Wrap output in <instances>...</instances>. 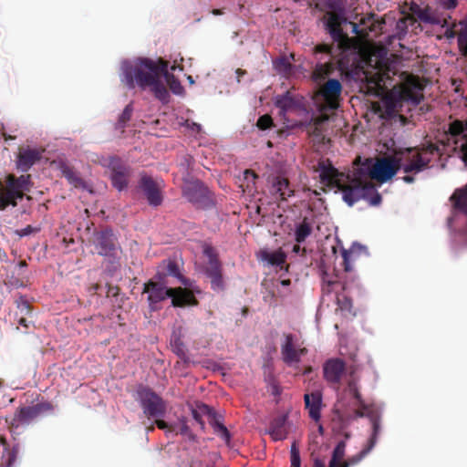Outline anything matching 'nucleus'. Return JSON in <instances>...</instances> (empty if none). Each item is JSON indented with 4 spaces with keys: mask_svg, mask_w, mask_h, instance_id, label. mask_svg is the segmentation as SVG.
Returning a JSON list of instances; mask_svg holds the SVG:
<instances>
[{
    "mask_svg": "<svg viewBox=\"0 0 467 467\" xmlns=\"http://www.w3.org/2000/svg\"><path fill=\"white\" fill-rule=\"evenodd\" d=\"M458 40V46L462 55L467 56V39L461 41V39Z\"/></svg>",
    "mask_w": 467,
    "mask_h": 467,
    "instance_id": "bf43d9fd",
    "label": "nucleus"
},
{
    "mask_svg": "<svg viewBox=\"0 0 467 467\" xmlns=\"http://www.w3.org/2000/svg\"><path fill=\"white\" fill-rule=\"evenodd\" d=\"M121 71V82L129 88H133L136 85L142 89L146 88V58L123 61Z\"/></svg>",
    "mask_w": 467,
    "mask_h": 467,
    "instance_id": "423d86ee",
    "label": "nucleus"
},
{
    "mask_svg": "<svg viewBox=\"0 0 467 467\" xmlns=\"http://www.w3.org/2000/svg\"><path fill=\"white\" fill-rule=\"evenodd\" d=\"M165 275L179 277L180 276V270L179 266L176 262L174 261H169L166 265V273Z\"/></svg>",
    "mask_w": 467,
    "mask_h": 467,
    "instance_id": "603ef678",
    "label": "nucleus"
},
{
    "mask_svg": "<svg viewBox=\"0 0 467 467\" xmlns=\"http://www.w3.org/2000/svg\"><path fill=\"white\" fill-rule=\"evenodd\" d=\"M462 144L460 145L461 151L462 153V160L467 165V136L463 135L462 137Z\"/></svg>",
    "mask_w": 467,
    "mask_h": 467,
    "instance_id": "6e6d98bb",
    "label": "nucleus"
},
{
    "mask_svg": "<svg viewBox=\"0 0 467 467\" xmlns=\"http://www.w3.org/2000/svg\"><path fill=\"white\" fill-rule=\"evenodd\" d=\"M166 410L167 407L164 400L148 389V415L155 418L153 423L159 429L171 432L175 429L162 420Z\"/></svg>",
    "mask_w": 467,
    "mask_h": 467,
    "instance_id": "4468645a",
    "label": "nucleus"
},
{
    "mask_svg": "<svg viewBox=\"0 0 467 467\" xmlns=\"http://www.w3.org/2000/svg\"><path fill=\"white\" fill-rule=\"evenodd\" d=\"M371 451V449L365 447L356 455L348 458L347 461L343 462L341 467H349L351 465H355L358 463L364 457H366L369 452Z\"/></svg>",
    "mask_w": 467,
    "mask_h": 467,
    "instance_id": "c03bdc74",
    "label": "nucleus"
},
{
    "mask_svg": "<svg viewBox=\"0 0 467 467\" xmlns=\"http://www.w3.org/2000/svg\"><path fill=\"white\" fill-rule=\"evenodd\" d=\"M327 274H324L323 276V285L322 291L324 293L329 294L336 289V287L340 286L342 292L337 293V304L338 306V309L344 313H348L355 315L353 312V303L352 299L349 296V290L351 288V284L348 281V277H344L343 281L327 279Z\"/></svg>",
    "mask_w": 467,
    "mask_h": 467,
    "instance_id": "1a4fd4ad",
    "label": "nucleus"
},
{
    "mask_svg": "<svg viewBox=\"0 0 467 467\" xmlns=\"http://www.w3.org/2000/svg\"><path fill=\"white\" fill-rule=\"evenodd\" d=\"M203 254L208 258L204 266V273L211 280L212 289L214 291L223 290V267L216 250L211 245H206L203 248Z\"/></svg>",
    "mask_w": 467,
    "mask_h": 467,
    "instance_id": "9d476101",
    "label": "nucleus"
},
{
    "mask_svg": "<svg viewBox=\"0 0 467 467\" xmlns=\"http://www.w3.org/2000/svg\"><path fill=\"white\" fill-rule=\"evenodd\" d=\"M443 5L447 9H452L456 7L457 0H445Z\"/></svg>",
    "mask_w": 467,
    "mask_h": 467,
    "instance_id": "e2e57ef3",
    "label": "nucleus"
},
{
    "mask_svg": "<svg viewBox=\"0 0 467 467\" xmlns=\"http://www.w3.org/2000/svg\"><path fill=\"white\" fill-rule=\"evenodd\" d=\"M137 394L143 412L146 413V395H144L140 390H138Z\"/></svg>",
    "mask_w": 467,
    "mask_h": 467,
    "instance_id": "13d9d810",
    "label": "nucleus"
},
{
    "mask_svg": "<svg viewBox=\"0 0 467 467\" xmlns=\"http://www.w3.org/2000/svg\"><path fill=\"white\" fill-rule=\"evenodd\" d=\"M346 441H339L335 447L328 467H341L345 456ZM313 467H326L325 462L320 459H315Z\"/></svg>",
    "mask_w": 467,
    "mask_h": 467,
    "instance_id": "c85d7f7f",
    "label": "nucleus"
},
{
    "mask_svg": "<svg viewBox=\"0 0 467 467\" xmlns=\"http://www.w3.org/2000/svg\"><path fill=\"white\" fill-rule=\"evenodd\" d=\"M275 68L283 74H290L292 71V64L289 61L288 57H281L274 61Z\"/></svg>",
    "mask_w": 467,
    "mask_h": 467,
    "instance_id": "37998d69",
    "label": "nucleus"
},
{
    "mask_svg": "<svg viewBox=\"0 0 467 467\" xmlns=\"http://www.w3.org/2000/svg\"><path fill=\"white\" fill-rule=\"evenodd\" d=\"M182 191V196L196 209L207 210L215 206L213 193L199 180L185 182Z\"/></svg>",
    "mask_w": 467,
    "mask_h": 467,
    "instance_id": "39448f33",
    "label": "nucleus"
},
{
    "mask_svg": "<svg viewBox=\"0 0 467 467\" xmlns=\"http://www.w3.org/2000/svg\"><path fill=\"white\" fill-rule=\"evenodd\" d=\"M345 392L353 400L348 404H343V409L338 412V417L344 425H348L359 418H368L371 424V434L366 446L373 449L381 431V412L374 404L366 403L361 391L359 379L350 371V379L348 381Z\"/></svg>",
    "mask_w": 467,
    "mask_h": 467,
    "instance_id": "f03ea898",
    "label": "nucleus"
},
{
    "mask_svg": "<svg viewBox=\"0 0 467 467\" xmlns=\"http://www.w3.org/2000/svg\"><path fill=\"white\" fill-rule=\"evenodd\" d=\"M167 297H170V288H166L163 285L148 280V301H150L151 305L163 301Z\"/></svg>",
    "mask_w": 467,
    "mask_h": 467,
    "instance_id": "cd10ccee",
    "label": "nucleus"
},
{
    "mask_svg": "<svg viewBox=\"0 0 467 467\" xmlns=\"http://www.w3.org/2000/svg\"><path fill=\"white\" fill-rule=\"evenodd\" d=\"M307 353V348L300 347L296 343V337L293 334H284V341L281 344V357L284 363L292 367L300 362L301 358Z\"/></svg>",
    "mask_w": 467,
    "mask_h": 467,
    "instance_id": "f8f14e48",
    "label": "nucleus"
},
{
    "mask_svg": "<svg viewBox=\"0 0 467 467\" xmlns=\"http://www.w3.org/2000/svg\"><path fill=\"white\" fill-rule=\"evenodd\" d=\"M381 104V111L384 118L390 119L395 117L399 111V108L402 105L400 94L398 93L397 89H391L383 96Z\"/></svg>",
    "mask_w": 467,
    "mask_h": 467,
    "instance_id": "412c9836",
    "label": "nucleus"
},
{
    "mask_svg": "<svg viewBox=\"0 0 467 467\" xmlns=\"http://www.w3.org/2000/svg\"><path fill=\"white\" fill-rule=\"evenodd\" d=\"M305 406L308 410L309 417L315 420L318 421L321 417V404H322V395L319 391H315L310 394L306 393L304 396Z\"/></svg>",
    "mask_w": 467,
    "mask_h": 467,
    "instance_id": "b1692460",
    "label": "nucleus"
},
{
    "mask_svg": "<svg viewBox=\"0 0 467 467\" xmlns=\"http://www.w3.org/2000/svg\"><path fill=\"white\" fill-rule=\"evenodd\" d=\"M400 94L401 103L403 101H410L414 105L420 104L422 96L413 90L411 88L405 87L401 89L397 90Z\"/></svg>",
    "mask_w": 467,
    "mask_h": 467,
    "instance_id": "4c0bfd02",
    "label": "nucleus"
},
{
    "mask_svg": "<svg viewBox=\"0 0 467 467\" xmlns=\"http://www.w3.org/2000/svg\"><path fill=\"white\" fill-rule=\"evenodd\" d=\"M244 177L246 180H250V178H252L253 180H255L257 178V175L255 174V172L254 171L246 170L244 171Z\"/></svg>",
    "mask_w": 467,
    "mask_h": 467,
    "instance_id": "0e129e2a",
    "label": "nucleus"
},
{
    "mask_svg": "<svg viewBox=\"0 0 467 467\" xmlns=\"http://www.w3.org/2000/svg\"><path fill=\"white\" fill-rule=\"evenodd\" d=\"M411 11L418 16V17L423 21L428 23H434V20L431 19L429 11L427 9H421L417 5H412L410 7Z\"/></svg>",
    "mask_w": 467,
    "mask_h": 467,
    "instance_id": "de8ad7c7",
    "label": "nucleus"
},
{
    "mask_svg": "<svg viewBox=\"0 0 467 467\" xmlns=\"http://www.w3.org/2000/svg\"><path fill=\"white\" fill-rule=\"evenodd\" d=\"M54 410V405L49 401L38 402L33 406H26L18 408L11 420L10 428H18L23 424H29L40 415L50 413Z\"/></svg>",
    "mask_w": 467,
    "mask_h": 467,
    "instance_id": "6e6552de",
    "label": "nucleus"
},
{
    "mask_svg": "<svg viewBox=\"0 0 467 467\" xmlns=\"http://www.w3.org/2000/svg\"><path fill=\"white\" fill-rule=\"evenodd\" d=\"M324 5L328 9L327 12H345V5L342 0H326Z\"/></svg>",
    "mask_w": 467,
    "mask_h": 467,
    "instance_id": "49530a36",
    "label": "nucleus"
},
{
    "mask_svg": "<svg viewBox=\"0 0 467 467\" xmlns=\"http://www.w3.org/2000/svg\"><path fill=\"white\" fill-rule=\"evenodd\" d=\"M385 73L378 70L374 75H368L366 73V79L368 86L374 88L376 91L383 89Z\"/></svg>",
    "mask_w": 467,
    "mask_h": 467,
    "instance_id": "58836bf2",
    "label": "nucleus"
},
{
    "mask_svg": "<svg viewBox=\"0 0 467 467\" xmlns=\"http://www.w3.org/2000/svg\"><path fill=\"white\" fill-rule=\"evenodd\" d=\"M171 347L173 349V352L178 355L180 358H184L186 355V348L183 342L181 340L180 337H175L173 339H171Z\"/></svg>",
    "mask_w": 467,
    "mask_h": 467,
    "instance_id": "a18cd8bd",
    "label": "nucleus"
},
{
    "mask_svg": "<svg viewBox=\"0 0 467 467\" xmlns=\"http://www.w3.org/2000/svg\"><path fill=\"white\" fill-rule=\"evenodd\" d=\"M170 298L173 306L183 307L186 306H196L197 299L192 291L187 288H170Z\"/></svg>",
    "mask_w": 467,
    "mask_h": 467,
    "instance_id": "4be33fe9",
    "label": "nucleus"
},
{
    "mask_svg": "<svg viewBox=\"0 0 467 467\" xmlns=\"http://www.w3.org/2000/svg\"><path fill=\"white\" fill-rule=\"evenodd\" d=\"M275 105L280 109V114L285 115L288 111L300 109L303 107V98L286 91L275 97Z\"/></svg>",
    "mask_w": 467,
    "mask_h": 467,
    "instance_id": "a211bd4d",
    "label": "nucleus"
},
{
    "mask_svg": "<svg viewBox=\"0 0 467 467\" xmlns=\"http://www.w3.org/2000/svg\"><path fill=\"white\" fill-rule=\"evenodd\" d=\"M451 201L455 209L467 213V184L461 189L455 190L451 196Z\"/></svg>",
    "mask_w": 467,
    "mask_h": 467,
    "instance_id": "72a5a7b5",
    "label": "nucleus"
},
{
    "mask_svg": "<svg viewBox=\"0 0 467 467\" xmlns=\"http://www.w3.org/2000/svg\"><path fill=\"white\" fill-rule=\"evenodd\" d=\"M273 189L275 193L279 195L281 201H286L294 195V190L290 187V182L286 178L276 177L273 183Z\"/></svg>",
    "mask_w": 467,
    "mask_h": 467,
    "instance_id": "2f4dec72",
    "label": "nucleus"
},
{
    "mask_svg": "<svg viewBox=\"0 0 467 467\" xmlns=\"http://www.w3.org/2000/svg\"><path fill=\"white\" fill-rule=\"evenodd\" d=\"M164 79L173 94L182 95L184 93L183 86L173 74L169 73Z\"/></svg>",
    "mask_w": 467,
    "mask_h": 467,
    "instance_id": "79ce46f5",
    "label": "nucleus"
},
{
    "mask_svg": "<svg viewBox=\"0 0 467 467\" xmlns=\"http://www.w3.org/2000/svg\"><path fill=\"white\" fill-rule=\"evenodd\" d=\"M117 239L110 229H105L95 234V247L98 250V254L112 258L111 261L113 268L116 269L119 266L118 262L115 261L118 254Z\"/></svg>",
    "mask_w": 467,
    "mask_h": 467,
    "instance_id": "9b49d317",
    "label": "nucleus"
},
{
    "mask_svg": "<svg viewBox=\"0 0 467 467\" xmlns=\"http://www.w3.org/2000/svg\"><path fill=\"white\" fill-rule=\"evenodd\" d=\"M132 112H133L132 104L130 103L125 107L122 113L119 115L118 121L115 124V129L123 132L124 128L126 127V124L131 119Z\"/></svg>",
    "mask_w": 467,
    "mask_h": 467,
    "instance_id": "ea45409f",
    "label": "nucleus"
},
{
    "mask_svg": "<svg viewBox=\"0 0 467 467\" xmlns=\"http://www.w3.org/2000/svg\"><path fill=\"white\" fill-rule=\"evenodd\" d=\"M455 36H457V29H456L455 26L453 25L452 28L448 29L446 31V36L450 38V37H454Z\"/></svg>",
    "mask_w": 467,
    "mask_h": 467,
    "instance_id": "338daca9",
    "label": "nucleus"
},
{
    "mask_svg": "<svg viewBox=\"0 0 467 467\" xmlns=\"http://www.w3.org/2000/svg\"><path fill=\"white\" fill-rule=\"evenodd\" d=\"M31 186L30 174L19 177L7 174L4 180L0 179V211L8 206L16 207L17 202L23 200L25 193L30 191Z\"/></svg>",
    "mask_w": 467,
    "mask_h": 467,
    "instance_id": "20e7f679",
    "label": "nucleus"
},
{
    "mask_svg": "<svg viewBox=\"0 0 467 467\" xmlns=\"http://www.w3.org/2000/svg\"><path fill=\"white\" fill-rule=\"evenodd\" d=\"M169 61L159 57L157 60L148 58V73L155 79H163L170 73L168 70Z\"/></svg>",
    "mask_w": 467,
    "mask_h": 467,
    "instance_id": "c756f323",
    "label": "nucleus"
},
{
    "mask_svg": "<svg viewBox=\"0 0 467 467\" xmlns=\"http://www.w3.org/2000/svg\"><path fill=\"white\" fill-rule=\"evenodd\" d=\"M412 173H406V175L402 178V180L406 182V183H412L414 182L415 181V178L413 175H411Z\"/></svg>",
    "mask_w": 467,
    "mask_h": 467,
    "instance_id": "774afa93",
    "label": "nucleus"
},
{
    "mask_svg": "<svg viewBox=\"0 0 467 467\" xmlns=\"http://www.w3.org/2000/svg\"><path fill=\"white\" fill-rule=\"evenodd\" d=\"M192 415L194 420H196L202 429L204 427V421L202 420V415L208 417V420L213 431L216 435L221 437L227 444L231 440V434L228 429L223 423V417L211 408L210 406L201 403L197 405V409L192 410Z\"/></svg>",
    "mask_w": 467,
    "mask_h": 467,
    "instance_id": "0eeeda50",
    "label": "nucleus"
},
{
    "mask_svg": "<svg viewBox=\"0 0 467 467\" xmlns=\"http://www.w3.org/2000/svg\"><path fill=\"white\" fill-rule=\"evenodd\" d=\"M290 454H291V466H296V465H300L301 464V460H300V452H299V449L296 445V442L294 441L291 445V450H290Z\"/></svg>",
    "mask_w": 467,
    "mask_h": 467,
    "instance_id": "3c124183",
    "label": "nucleus"
},
{
    "mask_svg": "<svg viewBox=\"0 0 467 467\" xmlns=\"http://www.w3.org/2000/svg\"><path fill=\"white\" fill-rule=\"evenodd\" d=\"M326 16V27L332 39L337 43L345 42L348 36L343 32L341 26L347 21L346 12H327Z\"/></svg>",
    "mask_w": 467,
    "mask_h": 467,
    "instance_id": "2eb2a0df",
    "label": "nucleus"
},
{
    "mask_svg": "<svg viewBox=\"0 0 467 467\" xmlns=\"http://www.w3.org/2000/svg\"><path fill=\"white\" fill-rule=\"evenodd\" d=\"M178 432H180L182 435H184V436H190L191 435L190 427L188 426V424H187L185 420H182L180 421V426H179Z\"/></svg>",
    "mask_w": 467,
    "mask_h": 467,
    "instance_id": "5fc2aeb1",
    "label": "nucleus"
},
{
    "mask_svg": "<svg viewBox=\"0 0 467 467\" xmlns=\"http://www.w3.org/2000/svg\"><path fill=\"white\" fill-rule=\"evenodd\" d=\"M342 92V85L338 79H328L320 88V95L328 108L336 109L338 107V99Z\"/></svg>",
    "mask_w": 467,
    "mask_h": 467,
    "instance_id": "f3484780",
    "label": "nucleus"
},
{
    "mask_svg": "<svg viewBox=\"0 0 467 467\" xmlns=\"http://www.w3.org/2000/svg\"><path fill=\"white\" fill-rule=\"evenodd\" d=\"M162 182H156L148 177V204L157 207L163 202Z\"/></svg>",
    "mask_w": 467,
    "mask_h": 467,
    "instance_id": "bb28decb",
    "label": "nucleus"
},
{
    "mask_svg": "<svg viewBox=\"0 0 467 467\" xmlns=\"http://www.w3.org/2000/svg\"><path fill=\"white\" fill-rule=\"evenodd\" d=\"M363 247L359 244H353L349 250L343 249L341 255L343 258L344 271L347 274H351L353 271L352 263L355 262L359 256Z\"/></svg>",
    "mask_w": 467,
    "mask_h": 467,
    "instance_id": "7c9ffc66",
    "label": "nucleus"
},
{
    "mask_svg": "<svg viewBox=\"0 0 467 467\" xmlns=\"http://www.w3.org/2000/svg\"><path fill=\"white\" fill-rule=\"evenodd\" d=\"M322 122L321 119H317L313 124H309L307 127V133L311 142L317 151L325 150L330 143V139L324 134L321 127Z\"/></svg>",
    "mask_w": 467,
    "mask_h": 467,
    "instance_id": "6ab92c4d",
    "label": "nucleus"
},
{
    "mask_svg": "<svg viewBox=\"0 0 467 467\" xmlns=\"http://www.w3.org/2000/svg\"><path fill=\"white\" fill-rule=\"evenodd\" d=\"M286 415H278L271 420L267 432L274 441H283L286 438Z\"/></svg>",
    "mask_w": 467,
    "mask_h": 467,
    "instance_id": "393cba45",
    "label": "nucleus"
},
{
    "mask_svg": "<svg viewBox=\"0 0 467 467\" xmlns=\"http://www.w3.org/2000/svg\"><path fill=\"white\" fill-rule=\"evenodd\" d=\"M17 322L20 326L24 327L25 328H28L29 327V322L27 321L26 317H20Z\"/></svg>",
    "mask_w": 467,
    "mask_h": 467,
    "instance_id": "69168bd1",
    "label": "nucleus"
},
{
    "mask_svg": "<svg viewBox=\"0 0 467 467\" xmlns=\"http://www.w3.org/2000/svg\"><path fill=\"white\" fill-rule=\"evenodd\" d=\"M119 288L111 285H108L107 297H116L119 296Z\"/></svg>",
    "mask_w": 467,
    "mask_h": 467,
    "instance_id": "4d7b16f0",
    "label": "nucleus"
},
{
    "mask_svg": "<svg viewBox=\"0 0 467 467\" xmlns=\"http://www.w3.org/2000/svg\"><path fill=\"white\" fill-rule=\"evenodd\" d=\"M465 130H467L466 120L462 121L456 119L450 123L447 134L450 135L451 139H454L453 142L455 145H457V137L462 135Z\"/></svg>",
    "mask_w": 467,
    "mask_h": 467,
    "instance_id": "e433bc0d",
    "label": "nucleus"
},
{
    "mask_svg": "<svg viewBox=\"0 0 467 467\" xmlns=\"http://www.w3.org/2000/svg\"><path fill=\"white\" fill-rule=\"evenodd\" d=\"M317 170L321 182L337 187L342 192L343 200L352 206L375 191L368 177L384 182L392 178L400 167L395 155L393 158L379 159L371 167L359 168V176H345L334 168L328 160L319 161Z\"/></svg>",
    "mask_w": 467,
    "mask_h": 467,
    "instance_id": "f257e3e1",
    "label": "nucleus"
},
{
    "mask_svg": "<svg viewBox=\"0 0 467 467\" xmlns=\"http://www.w3.org/2000/svg\"><path fill=\"white\" fill-rule=\"evenodd\" d=\"M261 259L268 262L271 265H281L285 263L286 255L281 250H277L275 252H268L267 250L261 251Z\"/></svg>",
    "mask_w": 467,
    "mask_h": 467,
    "instance_id": "c9c22d12",
    "label": "nucleus"
},
{
    "mask_svg": "<svg viewBox=\"0 0 467 467\" xmlns=\"http://www.w3.org/2000/svg\"><path fill=\"white\" fill-rule=\"evenodd\" d=\"M36 231V229H34L31 225H27L26 228L22 229L20 231V235L21 236H26L30 234H32L33 232Z\"/></svg>",
    "mask_w": 467,
    "mask_h": 467,
    "instance_id": "680f3d73",
    "label": "nucleus"
},
{
    "mask_svg": "<svg viewBox=\"0 0 467 467\" xmlns=\"http://www.w3.org/2000/svg\"><path fill=\"white\" fill-rule=\"evenodd\" d=\"M313 232L312 225L308 219L305 217L303 221L296 226L295 240L298 244L304 243Z\"/></svg>",
    "mask_w": 467,
    "mask_h": 467,
    "instance_id": "f704fd0d",
    "label": "nucleus"
},
{
    "mask_svg": "<svg viewBox=\"0 0 467 467\" xmlns=\"http://www.w3.org/2000/svg\"><path fill=\"white\" fill-rule=\"evenodd\" d=\"M454 26L457 29V39H461L462 42L467 39V17L454 24Z\"/></svg>",
    "mask_w": 467,
    "mask_h": 467,
    "instance_id": "8fccbe9b",
    "label": "nucleus"
},
{
    "mask_svg": "<svg viewBox=\"0 0 467 467\" xmlns=\"http://www.w3.org/2000/svg\"><path fill=\"white\" fill-rule=\"evenodd\" d=\"M62 175L75 188H85L86 183L83 179L67 164L62 162L59 166Z\"/></svg>",
    "mask_w": 467,
    "mask_h": 467,
    "instance_id": "473e14b6",
    "label": "nucleus"
},
{
    "mask_svg": "<svg viewBox=\"0 0 467 467\" xmlns=\"http://www.w3.org/2000/svg\"><path fill=\"white\" fill-rule=\"evenodd\" d=\"M439 147L434 143L400 149L395 152L400 170L405 173L417 174L427 169L432 156L438 153Z\"/></svg>",
    "mask_w": 467,
    "mask_h": 467,
    "instance_id": "7ed1b4c3",
    "label": "nucleus"
},
{
    "mask_svg": "<svg viewBox=\"0 0 467 467\" xmlns=\"http://www.w3.org/2000/svg\"><path fill=\"white\" fill-rule=\"evenodd\" d=\"M17 308L21 314V317H25L31 313L30 304L23 298H20V300L17 301Z\"/></svg>",
    "mask_w": 467,
    "mask_h": 467,
    "instance_id": "864d4df0",
    "label": "nucleus"
},
{
    "mask_svg": "<svg viewBox=\"0 0 467 467\" xmlns=\"http://www.w3.org/2000/svg\"><path fill=\"white\" fill-rule=\"evenodd\" d=\"M381 195L376 192L374 195L370 198L369 202L371 205H378L381 202Z\"/></svg>",
    "mask_w": 467,
    "mask_h": 467,
    "instance_id": "052dcab7",
    "label": "nucleus"
},
{
    "mask_svg": "<svg viewBox=\"0 0 467 467\" xmlns=\"http://www.w3.org/2000/svg\"><path fill=\"white\" fill-rule=\"evenodd\" d=\"M0 444H2L0 467H15V462L20 451L19 444L10 447L4 436H0Z\"/></svg>",
    "mask_w": 467,
    "mask_h": 467,
    "instance_id": "5701e85b",
    "label": "nucleus"
},
{
    "mask_svg": "<svg viewBox=\"0 0 467 467\" xmlns=\"http://www.w3.org/2000/svg\"><path fill=\"white\" fill-rule=\"evenodd\" d=\"M42 150L37 149L21 148L17 156L16 167L23 172L27 171L42 158Z\"/></svg>",
    "mask_w": 467,
    "mask_h": 467,
    "instance_id": "aec40b11",
    "label": "nucleus"
},
{
    "mask_svg": "<svg viewBox=\"0 0 467 467\" xmlns=\"http://www.w3.org/2000/svg\"><path fill=\"white\" fill-rule=\"evenodd\" d=\"M346 371V364L341 358H329L323 365L324 379L332 385H338Z\"/></svg>",
    "mask_w": 467,
    "mask_h": 467,
    "instance_id": "dca6fc26",
    "label": "nucleus"
},
{
    "mask_svg": "<svg viewBox=\"0 0 467 467\" xmlns=\"http://www.w3.org/2000/svg\"><path fill=\"white\" fill-rule=\"evenodd\" d=\"M111 182L119 191L123 190L128 184L126 172L114 169L111 173Z\"/></svg>",
    "mask_w": 467,
    "mask_h": 467,
    "instance_id": "a19ab883",
    "label": "nucleus"
},
{
    "mask_svg": "<svg viewBox=\"0 0 467 467\" xmlns=\"http://www.w3.org/2000/svg\"><path fill=\"white\" fill-rule=\"evenodd\" d=\"M273 119L270 115L265 114L257 119L256 126L261 130H266L273 126Z\"/></svg>",
    "mask_w": 467,
    "mask_h": 467,
    "instance_id": "09e8293b",
    "label": "nucleus"
},
{
    "mask_svg": "<svg viewBox=\"0 0 467 467\" xmlns=\"http://www.w3.org/2000/svg\"><path fill=\"white\" fill-rule=\"evenodd\" d=\"M148 89L162 103L170 101V93L162 79H155L148 73Z\"/></svg>",
    "mask_w": 467,
    "mask_h": 467,
    "instance_id": "a878e982",
    "label": "nucleus"
},
{
    "mask_svg": "<svg viewBox=\"0 0 467 467\" xmlns=\"http://www.w3.org/2000/svg\"><path fill=\"white\" fill-rule=\"evenodd\" d=\"M314 53L324 54L329 58V61L327 62L317 63L312 72V78L314 81L320 82L333 74L336 69V63L332 61V58L334 57L333 47L327 44H318L314 47Z\"/></svg>",
    "mask_w": 467,
    "mask_h": 467,
    "instance_id": "ddd939ff",
    "label": "nucleus"
}]
</instances>
